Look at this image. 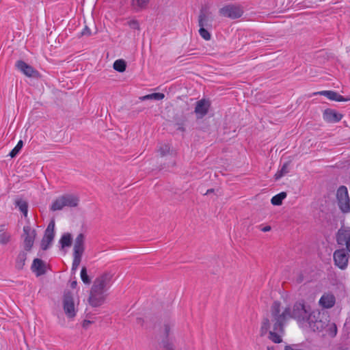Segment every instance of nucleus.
I'll return each mask as SVG.
<instances>
[{
	"label": "nucleus",
	"mask_w": 350,
	"mask_h": 350,
	"mask_svg": "<svg viewBox=\"0 0 350 350\" xmlns=\"http://www.w3.org/2000/svg\"><path fill=\"white\" fill-rule=\"evenodd\" d=\"M72 285H74V284H77V282L76 281H73L72 283H71Z\"/></svg>",
	"instance_id": "nucleus-37"
},
{
	"label": "nucleus",
	"mask_w": 350,
	"mask_h": 350,
	"mask_svg": "<svg viewBox=\"0 0 350 350\" xmlns=\"http://www.w3.org/2000/svg\"><path fill=\"white\" fill-rule=\"evenodd\" d=\"M335 297L331 293H325L319 299V304L325 308H332L335 304Z\"/></svg>",
	"instance_id": "nucleus-16"
},
{
	"label": "nucleus",
	"mask_w": 350,
	"mask_h": 350,
	"mask_svg": "<svg viewBox=\"0 0 350 350\" xmlns=\"http://www.w3.org/2000/svg\"><path fill=\"white\" fill-rule=\"evenodd\" d=\"M150 0H131V6L135 12H142L148 7Z\"/></svg>",
	"instance_id": "nucleus-17"
},
{
	"label": "nucleus",
	"mask_w": 350,
	"mask_h": 350,
	"mask_svg": "<svg viewBox=\"0 0 350 350\" xmlns=\"http://www.w3.org/2000/svg\"><path fill=\"white\" fill-rule=\"evenodd\" d=\"M31 270L38 276L42 275L47 270V265L41 259L36 258L31 265Z\"/></svg>",
	"instance_id": "nucleus-11"
},
{
	"label": "nucleus",
	"mask_w": 350,
	"mask_h": 350,
	"mask_svg": "<svg viewBox=\"0 0 350 350\" xmlns=\"http://www.w3.org/2000/svg\"><path fill=\"white\" fill-rule=\"evenodd\" d=\"M337 242L340 245H345L350 252V229L340 228L337 234Z\"/></svg>",
	"instance_id": "nucleus-10"
},
{
	"label": "nucleus",
	"mask_w": 350,
	"mask_h": 350,
	"mask_svg": "<svg viewBox=\"0 0 350 350\" xmlns=\"http://www.w3.org/2000/svg\"><path fill=\"white\" fill-rule=\"evenodd\" d=\"M210 30H211V29L200 27L199 34L205 40H210L211 38Z\"/></svg>",
	"instance_id": "nucleus-28"
},
{
	"label": "nucleus",
	"mask_w": 350,
	"mask_h": 350,
	"mask_svg": "<svg viewBox=\"0 0 350 350\" xmlns=\"http://www.w3.org/2000/svg\"><path fill=\"white\" fill-rule=\"evenodd\" d=\"M336 197L340 210L343 213H349L350 211V200L347 187H340L337 191Z\"/></svg>",
	"instance_id": "nucleus-5"
},
{
	"label": "nucleus",
	"mask_w": 350,
	"mask_h": 350,
	"mask_svg": "<svg viewBox=\"0 0 350 350\" xmlns=\"http://www.w3.org/2000/svg\"><path fill=\"white\" fill-rule=\"evenodd\" d=\"M84 251V236L79 234L75 241L74 256H82Z\"/></svg>",
	"instance_id": "nucleus-14"
},
{
	"label": "nucleus",
	"mask_w": 350,
	"mask_h": 350,
	"mask_svg": "<svg viewBox=\"0 0 350 350\" xmlns=\"http://www.w3.org/2000/svg\"><path fill=\"white\" fill-rule=\"evenodd\" d=\"M261 230L265 232H269L271 230V227L269 226H264L263 228H261Z\"/></svg>",
	"instance_id": "nucleus-36"
},
{
	"label": "nucleus",
	"mask_w": 350,
	"mask_h": 350,
	"mask_svg": "<svg viewBox=\"0 0 350 350\" xmlns=\"http://www.w3.org/2000/svg\"><path fill=\"white\" fill-rule=\"evenodd\" d=\"M79 202L78 198L72 194H65L57 198L51 205L53 211H60L64 207H75Z\"/></svg>",
	"instance_id": "nucleus-3"
},
{
	"label": "nucleus",
	"mask_w": 350,
	"mask_h": 350,
	"mask_svg": "<svg viewBox=\"0 0 350 350\" xmlns=\"http://www.w3.org/2000/svg\"><path fill=\"white\" fill-rule=\"evenodd\" d=\"M334 265L340 269H345L348 265L349 256L345 250H336L333 255Z\"/></svg>",
	"instance_id": "nucleus-7"
},
{
	"label": "nucleus",
	"mask_w": 350,
	"mask_h": 350,
	"mask_svg": "<svg viewBox=\"0 0 350 350\" xmlns=\"http://www.w3.org/2000/svg\"><path fill=\"white\" fill-rule=\"evenodd\" d=\"M26 254L25 252L20 253L17 258V264L18 266H23L26 260Z\"/></svg>",
	"instance_id": "nucleus-33"
},
{
	"label": "nucleus",
	"mask_w": 350,
	"mask_h": 350,
	"mask_svg": "<svg viewBox=\"0 0 350 350\" xmlns=\"http://www.w3.org/2000/svg\"><path fill=\"white\" fill-rule=\"evenodd\" d=\"M23 232L24 248L27 251H29L34 243L36 236V230L31 228L30 226L26 225L23 227Z\"/></svg>",
	"instance_id": "nucleus-8"
},
{
	"label": "nucleus",
	"mask_w": 350,
	"mask_h": 350,
	"mask_svg": "<svg viewBox=\"0 0 350 350\" xmlns=\"http://www.w3.org/2000/svg\"><path fill=\"white\" fill-rule=\"evenodd\" d=\"M114 282L113 273L111 271L105 272L99 275L95 281V284H107Z\"/></svg>",
	"instance_id": "nucleus-18"
},
{
	"label": "nucleus",
	"mask_w": 350,
	"mask_h": 350,
	"mask_svg": "<svg viewBox=\"0 0 350 350\" xmlns=\"http://www.w3.org/2000/svg\"><path fill=\"white\" fill-rule=\"evenodd\" d=\"M126 25L132 29L139 30L140 23L139 21L135 18H129L126 22Z\"/></svg>",
	"instance_id": "nucleus-26"
},
{
	"label": "nucleus",
	"mask_w": 350,
	"mask_h": 350,
	"mask_svg": "<svg viewBox=\"0 0 350 350\" xmlns=\"http://www.w3.org/2000/svg\"><path fill=\"white\" fill-rule=\"evenodd\" d=\"M221 15L230 18H237L243 13V9L239 5H228L220 9Z\"/></svg>",
	"instance_id": "nucleus-6"
},
{
	"label": "nucleus",
	"mask_w": 350,
	"mask_h": 350,
	"mask_svg": "<svg viewBox=\"0 0 350 350\" xmlns=\"http://www.w3.org/2000/svg\"><path fill=\"white\" fill-rule=\"evenodd\" d=\"M96 317L93 314H91L89 312H86L85 319L81 322V327L85 329H89L95 322H96Z\"/></svg>",
	"instance_id": "nucleus-20"
},
{
	"label": "nucleus",
	"mask_w": 350,
	"mask_h": 350,
	"mask_svg": "<svg viewBox=\"0 0 350 350\" xmlns=\"http://www.w3.org/2000/svg\"><path fill=\"white\" fill-rule=\"evenodd\" d=\"M210 103L204 99L200 100L197 102L195 108V112L198 118L204 116L208 110Z\"/></svg>",
	"instance_id": "nucleus-12"
},
{
	"label": "nucleus",
	"mask_w": 350,
	"mask_h": 350,
	"mask_svg": "<svg viewBox=\"0 0 350 350\" xmlns=\"http://www.w3.org/2000/svg\"><path fill=\"white\" fill-rule=\"evenodd\" d=\"M10 235L3 229L0 230V243H7L10 241Z\"/></svg>",
	"instance_id": "nucleus-31"
},
{
	"label": "nucleus",
	"mask_w": 350,
	"mask_h": 350,
	"mask_svg": "<svg viewBox=\"0 0 350 350\" xmlns=\"http://www.w3.org/2000/svg\"><path fill=\"white\" fill-rule=\"evenodd\" d=\"M81 278L82 281L85 284L90 283V279H89L88 275L87 274L86 269L85 267H83L81 271Z\"/></svg>",
	"instance_id": "nucleus-32"
},
{
	"label": "nucleus",
	"mask_w": 350,
	"mask_h": 350,
	"mask_svg": "<svg viewBox=\"0 0 350 350\" xmlns=\"http://www.w3.org/2000/svg\"><path fill=\"white\" fill-rule=\"evenodd\" d=\"M317 94L320 95L325 96L327 98H329L331 100H336V101H345L347 99H345L341 95L337 94L335 92L333 91H327L324 90L318 92Z\"/></svg>",
	"instance_id": "nucleus-19"
},
{
	"label": "nucleus",
	"mask_w": 350,
	"mask_h": 350,
	"mask_svg": "<svg viewBox=\"0 0 350 350\" xmlns=\"http://www.w3.org/2000/svg\"><path fill=\"white\" fill-rule=\"evenodd\" d=\"M288 295H281L279 300L273 302L270 314L262 321L260 334L262 336L269 334V338L275 343L282 342L283 325L289 318H295L304 329L312 332H321L325 329L327 334L334 336L337 329L334 323H327V317L319 311H314L308 315V311L302 303L294 306L291 312Z\"/></svg>",
	"instance_id": "nucleus-1"
},
{
	"label": "nucleus",
	"mask_w": 350,
	"mask_h": 350,
	"mask_svg": "<svg viewBox=\"0 0 350 350\" xmlns=\"http://www.w3.org/2000/svg\"><path fill=\"white\" fill-rule=\"evenodd\" d=\"M107 295L105 286H92L88 298L89 304L94 308L99 307L104 304Z\"/></svg>",
	"instance_id": "nucleus-4"
},
{
	"label": "nucleus",
	"mask_w": 350,
	"mask_h": 350,
	"mask_svg": "<svg viewBox=\"0 0 350 350\" xmlns=\"http://www.w3.org/2000/svg\"><path fill=\"white\" fill-rule=\"evenodd\" d=\"M80 299L75 288L65 291L62 299V309L68 321L76 319L79 310Z\"/></svg>",
	"instance_id": "nucleus-2"
},
{
	"label": "nucleus",
	"mask_w": 350,
	"mask_h": 350,
	"mask_svg": "<svg viewBox=\"0 0 350 350\" xmlns=\"http://www.w3.org/2000/svg\"><path fill=\"white\" fill-rule=\"evenodd\" d=\"M71 235L68 233L64 234L61 239H60V243L62 245V247L70 246L71 244Z\"/></svg>",
	"instance_id": "nucleus-29"
},
{
	"label": "nucleus",
	"mask_w": 350,
	"mask_h": 350,
	"mask_svg": "<svg viewBox=\"0 0 350 350\" xmlns=\"http://www.w3.org/2000/svg\"><path fill=\"white\" fill-rule=\"evenodd\" d=\"M290 172V163L288 162L284 163L281 168L278 170L275 174V178L278 180L282 177L286 175Z\"/></svg>",
	"instance_id": "nucleus-22"
},
{
	"label": "nucleus",
	"mask_w": 350,
	"mask_h": 350,
	"mask_svg": "<svg viewBox=\"0 0 350 350\" xmlns=\"http://www.w3.org/2000/svg\"><path fill=\"white\" fill-rule=\"evenodd\" d=\"M199 27L212 29V19L205 14H201L199 16Z\"/></svg>",
	"instance_id": "nucleus-21"
},
{
	"label": "nucleus",
	"mask_w": 350,
	"mask_h": 350,
	"mask_svg": "<svg viewBox=\"0 0 350 350\" xmlns=\"http://www.w3.org/2000/svg\"><path fill=\"white\" fill-rule=\"evenodd\" d=\"M165 97L164 94L163 93H152L150 94L145 95L140 98L142 100H160L163 99Z\"/></svg>",
	"instance_id": "nucleus-25"
},
{
	"label": "nucleus",
	"mask_w": 350,
	"mask_h": 350,
	"mask_svg": "<svg viewBox=\"0 0 350 350\" xmlns=\"http://www.w3.org/2000/svg\"><path fill=\"white\" fill-rule=\"evenodd\" d=\"M16 205L21 211V213L24 215L25 217L27 216L28 213V205L26 201L23 200L21 199L17 200L16 201Z\"/></svg>",
	"instance_id": "nucleus-24"
},
{
	"label": "nucleus",
	"mask_w": 350,
	"mask_h": 350,
	"mask_svg": "<svg viewBox=\"0 0 350 350\" xmlns=\"http://www.w3.org/2000/svg\"><path fill=\"white\" fill-rule=\"evenodd\" d=\"M17 68L27 77H33L36 71L29 65L23 61H18L16 64Z\"/></svg>",
	"instance_id": "nucleus-15"
},
{
	"label": "nucleus",
	"mask_w": 350,
	"mask_h": 350,
	"mask_svg": "<svg viewBox=\"0 0 350 350\" xmlns=\"http://www.w3.org/2000/svg\"><path fill=\"white\" fill-rule=\"evenodd\" d=\"M81 259V256H74L73 262H72V269H76L80 264Z\"/></svg>",
	"instance_id": "nucleus-34"
},
{
	"label": "nucleus",
	"mask_w": 350,
	"mask_h": 350,
	"mask_svg": "<svg viewBox=\"0 0 350 350\" xmlns=\"http://www.w3.org/2000/svg\"><path fill=\"white\" fill-rule=\"evenodd\" d=\"M23 146V142L22 140H19V142L17 143L16 146L12 150V151L10 152L9 155L13 158L16 157L18 152L21 151Z\"/></svg>",
	"instance_id": "nucleus-30"
},
{
	"label": "nucleus",
	"mask_w": 350,
	"mask_h": 350,
	"mask_svg": "<svg viewBox=\"0 0 350 350\" xmlns=\"http://www.w3.org/2000/svg\"><path fill=\"white\" fill-rule=\"evenodd\" d=\"M113 68L118 72H123L126 69L125 62L122 59H118L113 63Z\"/></svg>",
	"instance_id": "nucleus-27"
},
{
	"label": "nucleus",
	"mask_w": 350,
	"mask_h": 350,
	"mask_svg": "<svg viewBox=\"0 0 350 350\" xmlns=\"http://www.w3.org/2000/svg\"><path fill=\"white\" fill-rule=\"evenodd\" d=\"M169 150H170V147L168 145H165L164 148H161L159 150V151L162 155H164L165 154V152H169Z\"/></svg>",
	"instance_id": "nucleus-35"
},
{
	"label": "nucleus",
	"mask_w": 350,
	"mask_h": 350,
	"mask_svg": "<svg viewBox=\"0 0 350 350\" xmlns=\"http://www.w3.org/2000/svg\"><path fill=\"white\" fill-rule=\"evenodd\" d=\"M55 222L54 221H51L44 232V237L41 242V247L43 250H46L51 245L55 235Z\"/></svg>",
	"instance_id": "nucleus-9"
},
{
	"label": "nucleus",
	"mask_w": 350,
	"mask_h": 350,
	"mask_svg": "<svg viewBox=\"0 0 350 350\" xmlns=\"http://www.w3.org/2000/svg\"><path fill=\"white\" fill-rule=\"evenodd\" d=\"M342 118L340 113L332 109H327L323 112V119L327 122H338Z\"/></svg>",
	"instance_id": "nucleus-13"
},
{
	"label": "nucleus",
	"mask_w": 350,
	"mask_h": 350,
	"mask_svg": "<svg viewBox=\"0 0 350 350\" xmlns=\"http://www.w3.org/2000/svg\"><path fill=\"white\" fill-rule=\"evenodd\" d=\"M286 192H281L274 196L271 200V204L275 206L281 205L283 200L286 198Z\"/></svg>",
	"instance_id": "nucleus-23"
}]
</instances>
